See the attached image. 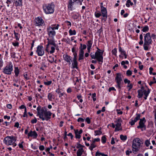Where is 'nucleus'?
Here are the masks:
<instances>
[{
    "label": "nucleus",
    "instance_id": "59",
    "mask_svg": "<svg viewBox=\"0 0 156 156\" xmlns=\"http://www.w3.org/2000/svg\"><path fill=\"white\" fill-rule=\"evenodd\" d=\"M10 122H5L2 123V125H5L6 126H9V125L10 124Z\"/></svg>",
    "mask_w": 156,
    "mask_h": 156
},
{
    "label": "nucleus",
    "instance_id": "12",
    "mask_svg": "<svg viewBox=\"0 0 156 156\" xmlns=\"http://www.w3.org/2000/svg\"><path fill=\"white\" fill-rule=\"evenodd\" d=\"M34 22L36 26H42L44 24V21L41 17H38L35 18Z\"/></svg>",
    "mask_w": 156,
    "mask_h": 156
},
{
    "label": "nucleus",
    "instance_id": "39",
    "mask_svg": "<svg viewBox=\"0 0 156 156\" xmlns=\"http://www.w3.org/2000/svg\"><path fill=\"white\" fill-rule=\"evenodd\" d=\"M93 43V41L92 40H90L88 41L87 44V47H91L92 44Z\"/></svg>",
    "mask_w": 156,
    "mask_h": 156
},
{
    "label": "nucleus",
    "instance_id": "30",
    "mask_svg": "<svg viewBox=\"0 0 156 156\" xmlns=\"http://www.w3.org/2000/svg\"><path fill=\"white\" fill-rule=\"evenodd\" d=\"M133 4V3L131 2L130 0H128L126 2V5L127 7H129L130 6V5H132Z\"/></svg>",
    "mask_w": 156,
    "mask_h": 156
},
{
    "label": "nucleus",
    "instance_id": "20",
    "mask_svg": "<svg viewBox=\"0 0 156 156\" xmlns=\"http://www.w3.org/2000/svg\"><path fill=\"white\" fill-rule=\"evenodd\" d=\"M73 62L72 64V68L78 69V62L77 61V59H73Z\"/></svg>",
    "mask_w": 156,
    "mask_h": 156
},
{
    "label": "nucleus",
    "instance_id": "62",
    "mask_svg": "<svg viewBox=\"0 0 156 156\" xmlns=\"http://www.w3.org/2000/svg\"><path fill=\"white\" fill-rule=\"evenodd\" d=\"M39 149L41 151H43L44 149V147L43 145H40L39 147Z\"/></svg>",
    "mask_w": 156,
    "mask_h": 156
},
{
    "label": "nucleus",
    "instance_id": "48",
    "mask_svg": "<svg viewBox=\"0 0 156 156\" xmlns=\"http://www.w3.org/2000/svg\"><path fill=\"white\" fill-rule=\"evenodd\" d=\"M145 144L146 146H149V144H150V141L149 140H146L145 142Z\"/></svg>",
    "mask_w": 156,
    "mask_h": 156
},
{
    "label": "nucleus",
    "instance_id": "47",
    "mask_svg": "<svg viewBox=\"0 0 156 156\" xmlns=\"http://www.w3.org/2000/svg\"><path fill=\"white\" fill-rule=\"evenodd\" d=\"M106 138L105 136H103L101 138V142L103 143L106 142Z\"/></svg>",
    "mask_w": 156,
    "mask_h": 156
},
{
    "label": "nucleus",
    "instance_id": "26",
    "mask_svg": "<svg viewBox=\"0 0 156 156\" xmlns=\"http://www.w3.org/2000/svg\"><path fill=\"white\" fill-rule=\"evenodd\" d=\"M22 0H14V3L16 6L20 5L21 4Z\"/></svg>",
    "mask_w": 156,
    "mask_h": 156
},
{
    "label": "nucleus",
    "instance_id": "27",
    "mask_svg": "<svg viewBox=\"0 0 156 156\" xmlns=\"http://www.w3.org/2000/svg\"><path fill=\"white\" fill-rule=\"evenodd\" d=\"M14 72L16 76H18L19 73V70L17 67H15V68Z\"/></svg>",
    "mask_w": 156,
    "mask_h": 156
},
{
    "label": "nucleus",
    "instance_id": "58",
    "mask_svg": "<svg viewBox=\"0 0 156 156\" xmlns=\"http://www.w3.org/2000/svg\"><path fill=\"white\" fill-rule=\"evenodd\" d=\"M37 122V119L36 118L31 121V122L32 124L36 123Z\"/></svg>",
    "mask_w": 156,
    "mask_h": 156
},
{
    "label": "nucleus",
    "instance_id": "43",
    "mask_svg": "<svg viewBox=\"0 0 156 156\" xmlns=\"http://www.w3.org/2000/svg\"><path fill=\"white\" fill-rule=\"evenodd\" d=\"M51 26H53L51 28H53L54 30L55 29L58 30V27L59 26V25L58 24H57L56 26L55 25H52Z\"/></svg>",
    "mask_w": 156,
    "mask_h": 156
},
{
    "label": "nucleus",
    "instance_id": "55",
    "mask_svg": "<svg viewBox=\"0 0 156 156\" xmlns=\"http://www.w3.org/2000/svg\"><path fill=\"white\" fill-rule=\"evenodd\" d=\"M149 44H145V43L144 42V49L145 50H148V47L147 45H149Z\"/></svg>",
    "mask_w": 156,
    "mask_h": 156
},
{
    "label": "nucleus",
    "instance_id": "13",
    "mask_svg": "<svg viewBox=\"0 0 156 156\" xmlns=\"http://www.w3.org/2000/svg\"><path fill=\"white\" fill-rule=\"evenodd\" d=\"M101 15H102L103 17L105 18L103 19V20L105 21L107 18V12L106 9L102 5L101 6Z\"/></svg>",
    "mask_w": 156,
    "mask_h": 156
},
{
    "label": "nucleus",
    "instance_id": "53",
    "mask_svg": "<svg viewBox=\"0 0 156 156\" xmlns=\"http://www.w3.org/2000/svg\"><path fill=\"white\" fill-rule=\"evenodd\" d=\"M132 151L130 149H128L126 151V155H129L130 153H132Z\"/></svg>",
    "mask_w": 156,
    "mask_h": 156
},
{
    "label": "nucleus",
    "instance_id": "40",
    "mask_svg": "<svg viewBox=\"0 0 156 156\" xmlns=\"http://www.w3.org/2000/svg\"><path fill=\"white\" fill-rule=\"evenodd\" d=\"M56 92H57L58 94H59V97H62L63 95V93H61L60 90L58 89H57L56 90Z\"/></svg>",
    "mask_w": 156,
    "mask_h": 156
},
{
    "label": "nucleus",
    "instance_id": "23",
    "mask_svg": "<svg viewBox=\"0 0 156 156\" xmlns=\"http://www.w3.org/2000/svg\"><path fill=\"white\" fill-rule=\"evenodd\" d=\"M137 92L138 93L137 97L139 98H140L142 97L143 95V91L141 89H140L137 90Z\"/></svg>",
    "mask_w": 156,
    "mask_h": 156
},
{
    "label": "nucleus",
    "instance_id": "22",
    "mask_svg": "<svg viewBox=\"0 0 156 156\" xmlns=\"http://www.w3.org/2000/svg\"><path fill=\"white\" fill-rule=\"evenodd\" d=\"M84 151L83 149L82 148H80L77 150V156H81L83 152Z\"/></svg>",
    "mask_w": 156,
    "mask_h": 156
},
{
    "label": "nucleus",
    "instance_id": "64",
    "mask_svg": "<svg viewBox=\"0 0 156 156\" xmlns=\"http://www.w3.org/2000/svg\"><path fill=\"white\" fill-rule=\"evenodd\" d=\"M86 121L88 124H90V120L89 117H87L86 118Z\"/></svg>",
    "mask_w": 156,
    "mask_h": 156
},
{
    "label": "nucleus",
    "instance_id": "5",
    "mask_svg": "<svg viewBox=\"0 0 156 156\" xmlns=\"http://www.w3.org/2000/svg\"><path fill=\"white\" fill-rule=\"evenodd\" d=\"M123 76L121 73H118L116 74V77L115 79L117 85L116 86V87L118 88L119 90H120L121 86V84L123 83L122 81V78Z\"/></svg>",
    "mask_w": 156,
    "mask_h": 156
},
{
    "label": "nucleus",
    "instance_id": "18",
    "mask_svg": "<svg viewBox=\"0 0 156 156\" xmlns=\"http://www.w3.org/2000/svg\"><path fill=\"white\" fill-rule=\"evenodd\" d=\"M28 137H33L35 139L37 138V134L35 131H32V130H31L29 133H28Z\"/></svg>",
    "mask_w": 156,
    "mask_h": 156
},
{
    "label": "nucleus",
    "instance_id": "29",
    "mask_svg": "<svg viewBox=\"0 0 156 156\" xmlns=\"http://www.w3.org/2000/svg\"><path fill=\"white\" fill-rule=\"evenodd\" d=\"M14 34L15 35L16 40L18 41H19L20 37V34L18 33L15 32V31H14Z\"/></svg>",
    "mask_w": 156,
    "mask_h": 156
},
{
    "label": "nucleus",
    "instance_id": "34",
    "mask_svg": "<svg viewBox=\"0 0 156 156\" xmlns=\"http://www.w3.org/2000/svg\"><path fill=\"white\" fill-rule=\"evenodd\" d=\"M69 33L70 35H75L76 34V31L75 30H72L70 29L69 31Z\"/></svg>",
    "mask_w": 156,
    "mask_h": 156
},
{
    "label": "nucleus",
    "instance_id": "33",
    "mask_svg": "<svg viewBox=\"0 0 156 156\" xmlns=\"http://www.w3.org/2000/svg\"><path fill=\"white\" fill-rule=\"evenodd\" d=\"M95 155H96V156L101 155V156H108V155L107 154H104L103 153L99 152L98 151L96 152Z\"/></svg>",
    "mask_w": 156,
    "mask_h": 156
},
{
    "label": "nucleus",
    "instance_id": "28",
    "mask_svg": "<svg viewBox=\"0 0 156 156\" xmlns=\"http://www.w3.org/2000/svg\"><path fill=\"white\" fill-rule=\"evenodd\" d=\"M119 52L121 53V55H123L126 53V51L123 49H122L121 47H119Z\"/></svg>",
    "mask_w": 156,
    "mask_h": 156
},
{
    "label": "nucleus",
    "instance_id": "52",
    "mask_svg": "<svg viewBox=\"0 0 156 156\" xmlns=\"http://www.w3.org/2000/svg\"><path fill=\"white\" fill-rule=\"evenodd\" d=\"M52 83V81H48L47 82H44V83L45 85H50Z\"/></svg>",
    "mask_w": 156,
    "mask_h": 156
},
{
    "label": "nucleus",
    "instance_id": "24",
    "mask_svg": "<svg viewBox=\"0 0 156 156\" xmlns=\"http://www.w3.org/2000/svg\"><path fill=\"white\" fill-rule=\"evenodd\" d=\"M75 137L77 139H80L81 137L80 134L79 133L78 129L75 130Z\"/></svg>",
    "mask_w": 156,
    "mask_h": 156
},
{
    "label": "nucleus",
    "instance_id": "45",
    "mask_svg": "<svg viewBox=\"0 0 156 156\" xmlns=\"http://www.w3.org/2000/svg\"><path fill=\"white\" fill-rule=\"evenodd\" d=\"M101 15V14L100 12H95V17L97 18L99 17Z\"/></svg>",
    "mask_w": 156,
    "mask_h": 156
},
{
    "label": "nucleus",
    "instance_id": "36",
    "mask_svg": "<svg viewBox=\"0 0 156 156\" xmlns=\"http://www.w3.org/2000/svg\"><path fill=\"white\" fill-rule=\"evenodd\" d=\"M96 147V145L95 144H91L90 146L89 147V149L91 151H92L93 148H95Z\"/></svg>",
    "mask_w": 156,
    "mask_h": 156
},
{
    "label": "nucleus",
    "instance_id": "14",
    "mask_svg": "<svg viewBox=\"0 0 156 156\" xmlns=\"http://www.w3.org/2000/svg\"><path fill=\"white\" fill-rule=\"evenodd\" d=\"M48 34L50 37L53 38L55 35L56 33L54 29L51 27H49L47 28Z\"/></svg>",
    "mask_w": 156,
    "mask_h": 156
},
{
    "label": "nucleus",
    "instance_id": "42",
    "mask_svg": "<svg viewBox=\"0 0 156 156\" xmlns=\"http://www.w3.org/2000/svg\"><path fill=\"white\" fill-rule=\"evenodd\" d=\"M149 27L147 26H145L142 29V31L143 32H146L149 30Z\"/></svg>",
    "mask_w": 156,
    "mask_h": 156
},
{
    "label": "nucleus",
    "instance_id": "3",
    "mask_svg": "<svg viewBox=\"0 0 156 156\" xmlns=\"http://www.w3.org/2000/svg\"><path fill=\"white\" fill-rule=\"evenodd\" d=\"M43 8L44 12L47 14L52 13L54 11V6L52 3L44 4Z\"/></svg>",
    "mask_w": 156,
    "mask_h": 156
},
{
    "label": "nucleus",
    "instance_id": "37",
    "mask_svg": "<svg viewBox=\"0 0 156 156\" xmlns=\"http://www.w3.org/2000/svg\"><path fill=\"white\" fill-rule=\"evenodd\" d=\"M120 138L123 141H125L126 140L127 137L126 136H124L123 135H121L120 136Z\"/></svg>",
    "mask_w": 156,
    "mask_h": 156
},
{
    "label": "nucleus",
    "instance_id": "57",
    "mask_svg": "<svg viewBox=\"0 0 156 156\" xmlns=\"http://www.w3.org/2000/svg\"><path fill=\"white\" fill-rule=\"evenodd\" d=\"M74 57L73 59H77V54L76 52H75L73 54Z\"/></svg>",
    "mask_w": 156,
    "mask_h": 156
},
{
    "label": "nucleus",
    "instance_id": "16",
    "mask_svg": "<svg viewBox=\"0 0 156 156\" xmlns=\"http://www.w3.org/2000/svg\"><path fill=\"white\" fill-rule=\"evenodd\" d=\"M122 122V120L121 118H119L117 121L115 122H116L115 125L116 127L115 128V131H118L120 129H119V127L121 125V123Z\"/></svg>",
    "mask_w": 156,
    "mask_h": 156
},
{
    "label": "nucleus",
    "instance_id": "6",
    "mask_svg": "<svg viewBox=\"0 0 156 156\" xmlns=\"http://www.w3.org/2000/svg\"><path fill=\"white\" fill-rule=\"evenodd\" d=\"M83 1V0H69L68 5L69 9L71 11L75 9L73 6L75 4H79L81 5Z\"/></svg>",
    "mask_w": 156,
    "mask_h": 156
},
{
    "label": "nucleus",
    "instance_id": "46",
    "mask_svg": "<svg viewBox=\"0 0 156 156\" xmlns=\"http://www.w3.org/2000/svg\"><path fill=\"white\" fill-rule=\"evenodd\" d=\"M126 74L127 76H130L132 74V72L131 70H128L127 71Z\"/></svg>",
    "mask_w": 156,
    "mask_h": 156
},
{
    "label": "nucleus",
    "instance_id": "51",
    "mask_svg": "<svg viewBox=\"0 0 156 156\" xmlns=\"http://www.w3.org/2000/svg\"><path fill=\"white\" fill-rule=\"evenodd\" d=\"M12 45L15 47H18L19 45V43L18 42H13L12 43Z\"/></svg>",
    "mask_w": 156,
    "mask_h": 156
},
{
    "label": "nucleus",
    "instance_id": "60",
    "mask_svg": "<svg viewBox=\"0 0 156 156\" xmlns=\"http://www.w3.org/2000/svg\"><path fill=\"white\" fill-rule=\"evenodd\" d=\"M12 0H7L6 1V3L8 4L7 5V6L8 7H9V4H10L12 2Z\"/></svg>",
    "mask_w": 156,
    "mask_h": 156
},
{
    "label": "nucleus",
    "instance_id": "35",
    "mask_svg": "<svg viewBox=\"0 0 156 156\" xmlns=\"http://www.w3.org/2000/svg\"><path fill=\"white\" fill-rule=\"evenodd\" d=\"M2 56L1 54H0V69L3 66V62L2 59Z\"/></svg>",
    "mask_w": 156,
    "mask_h": 156
},
{
    "label": "nucleus",
    "instance_id": "49",
    "mask_svg": "<svg viewBox=\"0 0 156 156\" xmlns=\"http://www.w3.org/2000/svg\"><path fill=\"white\" fill-rule=\"evenodd\" d=\"M124 82L125 83H127L129 85L130 83V81L128 80L127 79H125L124 80Z\"/></svg>",
    "mask_w": 156,
    "mask_h": 156
},
{
    "label": "nucleus",
    "instance_id": "8",
    "mask_svg": "<svg viewBox=\"0 0 156 156\" xmlns=\"http://www.w3.org/2000/svg\"><path fill=\"white\" fill-rule=\"evenodd\" d=\"M104 51L102 52L98 51H96L95 52L96 59L99 62V63L101 62V64L103 62V55Z\"/></svg>",
    "mask_w": 156,
    "mask_h": 156
},
{
    "label": "nucleus",
    "instance_id": "63",
    "mask_svg": "<svg viewBox=\"0 0 156 156\" xmlns=\"http://www.w3.org/2000/svg\"><path fill=\"white\" fill-rule=\"evenodd\" d=\"M112 90H116L115 88L113 87H112L109 88L108 91L111 92Z\"/></svg>",
    "mask_w": 156,
    "mask_h": 156
},
{
    "label": "nucleus",
    "instance_id": "56",
    "mask_svg": "<svg viewBox=\"0 0 156 156\" xmlns=\"http://www.w3.org/2000/svg\"><path fill=\"white\" fill-rule=\"evenodd\" d=\"M84 119H83V118H79L77 119V121L78 122H83L84 121Z\"/></svg>",
    "mask_w": 156,
    "mask_h": 156
},
{
    "label": "nucleus",
    "instance_id": "1",
    "mask_svg": "<svg viewBox=\"0 0 156 156\" xmlns=\"http://www.w3.org/2000/svg\"><path fill=\"white\" fill-rule=\"evenodd\" d=\"M37 110V116H38L42 121H47L51 119L52 113L50 111H48L47 108L43 107L41 108V107L39 106Z\"/></svg>",
    "mask_w": 156,
    "mask_h": 156
},
{
    "label": "nucleus",
    "instance_id": "32",
    "mask_svg": "<svg viewBox=\"0 0 156 156\" xmlns=\"http://www.w3.org/2000/svg\"><path fill=\"white\" fill-rule=\"evenodd\" d=\"M48 60L49 62H50L51 63H52L54 62V58L53 57H52L51 56H49V58L48 59Z\"/></svg>",
    "mask_w": 156,
    "mask_h": 156
},
{
    "label": "nucleus",
    "instance_id": "4",
    "mask_svg": "<svg viewBox=\"0 0 156 156\" xmlns=\"http://www.w3.org/2000/svg\"><path fill=\"white\" fill-rule=\"evenodd\" d=\"M140 140L138 138H136L133 140L132 143L133 151L136 152L138 151L140 148Z\"/></svg>",
    "mask_w": 156,
    "mask_h": 156
},
{
    "label": "nucleus",
    "instance_id": "50",
    "mask_svg": "<svg viewBox=\"0 0 156 156\" xmlns=\"http://www.w3.org/2000/svg\"><path fill=\"white\" fill-rule=\"evenodd\" d=\"M80 45L81 47L82 46V47H81V48H80V49H82V50H83L86 48L87 46L85 44H83L82 45V44H81Z\"/></svg>",
    "mask_w": 156,
    "mask_h": 156
},
{
    "label": "nucleus",
    "instance_id": "7",
    "mask_svg": "<svg viewBox=\"0 0 156 156\" xmlns=\"http://www.w3.org/2000/svg\"><path fill=\"white\" fill-rule=\"evenodd\" d=\"M13 70V65L11 62H10L9 64L7 65L3 69V73L7 75L11 74Z\"/></svg>",
    "mask_w": 156,
    "mask_h": 156
},
{
    "label": "nucleus",
    "instance_id": "19",
    "mask_svg": "<svg viewBox=\"0 0 156 156\" xmlns=\"http://www.w3.org/2000/svg\"><path fill=\"white\" fill-rule=\"evenodd\" d=\"M84 51L82 49H80L79 52V58L78 60L79 61H80L81 60H83V59L84 57Z\"/></svg>",
    "mask_w": 156,
    "mask_h": 156
},
{
    "label": "nucleus",
    "instance_id": "2",
    "mask_svg": "<svg viewBox=\"0 0 156 156\" xmlns=\"http://www.w3.org/2000/svg\"><path fill=\"white\" fill-rule=\"evenodd\" d=\"M16 137L13 136H7L4 139V142L8 146L12 145L14 147L16 146Z\"/></svg>",
    "mask_w": 156,
    "mask_h": 156
},
{
    "label": "nucleus",
    "instance_id": "54",
    "mask_svg": "<svg viewBox=\"0 0 156 156\" xmlns=\"http://www.w3.org/2000/svg\"><path fill=\"white\" fill-rule=\"evenodd\" d=\"M90 55L92 59H96V56L95 53L94 54L92 53H90Z\"/></svg>",
    "mask_w": 156,
    "mask_h": 156
},
{
    "label": "nucleus",
    "instance_id": "17",
    "mask_svg": "<svg viewBox=\"0 0 156 156\" xmlns=\"http://www.w3.org/2000/svg\"><path fill=\"white\" fill-rule=\"evenodd\" d=\"M63 58L64 60L68 63L69 65L71 64V62H72V57L67 54L63 55Z\"/></svg>",
    "mask_w": 156,
    "mask_h": 156
},
{
    "label": "nucleus",
    "instance_id": "11",
    "mask_svg": "<svg viewBox=\"0 0 156 156\" xmlns=\"http://www.w3.org/2000/svg\"><path fill=\"white\" fill-rule=\"evenodd\" d=\"M144 40L145 44H151L152 40L149 33H148L145 35L144 37Z\"/></svg>",
    "mask_w": 156,
    "mask_h": 156
},
{
    "label": "nucleus",
    "instance_id": "61",
    "mask_svg": "<svg viewBox=\"0 0 156 156\" xmlns=\"http://www.w3.org/2000/svg\"><path fill=\"white\" fill-rule=\"evenodd\" d=\"M133 85L132 83L130 84L129 85H128L127 86V87H129V88L128 90H130L133 87Z\"/></svg>",
    "mask_w": 156,
    "mask_h": 156
},
{
    "label": "nucleus",
    "instance_id": "25",
    "mask_svg": "<svg viewBox=\"0 0 156 156\" xmlns=\"http://www.w3.org/2000/svg\"><path fill=\"white\" fill-rule=\"evenodd\" d=\"M54 96L53 94L51 93H49L48 94V98L49 101H52V99L54 98L53 97Z\"/></svg>",
    "mask_w": 156,
    "mask_h": 156
},
{
    "label": "nucleus",
    "instance_id": "41",
    "mask_svg": "<svg viewBox=\"0 0 156 156\" xmlns=\"http://www.w3.org/2000/svg\"><path fill=\"white\" fill-rule=\"evenodd\" d=\"M55 47L54 46H51V47H51V50H50V51H49V52H49L50 54H52L53 53L54 51H55Z\"/></svg>",
    "mask_w": 156,
    "mask_h": 156
},
{
    "label": "nucleus",
    "instance_id": "44",
    "mask_svg": "<svg viewBox=\"0 0 156 156\" xmlns=\"http://www.w3.org/2000/svg\"><path fill=\"white\" fill-rule=\"evenodd\" d=\"M117 52V49L116 48H114L113 50L112 51V54L115 55V56H116Z\"/></svg>",
    "mask_w": 156,
    "mask_h": 156
},
{
    "label": "nucleus",
    "instance_id": "10",
    "mask_svg": "<svg viewBox=\"0 0 156 156\" xmlns=\"http://www.w3.org/2000/svg\"><path fill=\"white\" fill-rule=\"evenodd\" d=\"M146 122V120L144 117L140 119L139 122V125L137 126V128L138 129L144 128V130H145L146 129V126L145 125V123Z\"/></svg>",
    "mask_w": 156,
    "mask_h": 156
},
{
    "label": "nucleus",
    "instance_id": "31",
    "mask_svg": "<svg viewBox=\"0 0 156 156\" xmlns=\"http://www.w3.org/2000/svg\"><path fill=\"white\" fill-rule=\"evenodd\" d=\"M140 114H136V116L135 118L134 119V120H134V122H136L137 120L140 119Z\"/></svg>",
    "mask_w": 156,
    "mask_h": 156
},
{
    "label": "nucleus",
    "instance_id": "38",
    "mask_svg": "<svg viewBox=\"0 0 156 156\" xmlns=\"http://www.w3.org/2000/svg\"><path fill=\"white\" fill-rule=\"evenodd\" d=\"M94 133H95V135L97 136L100 135L102 133V132L101 131L100 129L98 130H95Z\"/></svg>",
    "mask_w": 156,
    "mask_h": 156
},
{
    "label": "nucleus",
    "instance_id": "9",
    "mask_svg": "<svg viewBox=\"0 0 156 156\" xmlns=\"http://www.w3.org/2000/svg\"><path fill=\"white\" fill-rule=\"evenodd\" d=\"M47 40H48V43L46 46V51L47 52H49L50 47V45H52L55 47H56V44L53 38H51V39L48 38Z\"/></svg>",
    "mask_w": 156,
    "mask_h": 156
},
{
    "label": "nucleus",
    "instance_id": "15",
    "mask_svg": "<svg viewBox=\"0 0 156 156\" xmlns=\"http://www.w3.org/2000/svg\"><path fill=\"white\" fill-rule=\"evenodd\" d=\"M36 52L38 56H43L44 53L43 50V46L40 45L38 46L37 48Z\"/></svg>",
    "mask_w": 156,
    "mask_h": 156
},
{
    "label": "nucleus",
    "instance_id": "21",
    "mask_svg": "<svg viewBox=\"0 0 156 156\" xmlns=\"http://www.w3.org/2000/svg\"><path fill=\"white\" fill-rule=\"evenodd\" d=\"M143 92L144 95L145 96L144 97V98L145 100H146L147 99V97L150 93V90L149 89H148L147 90H143Z\"/></svg>",
    "mask_w": 156,
    "mask_h": 156
}]
</instances>
